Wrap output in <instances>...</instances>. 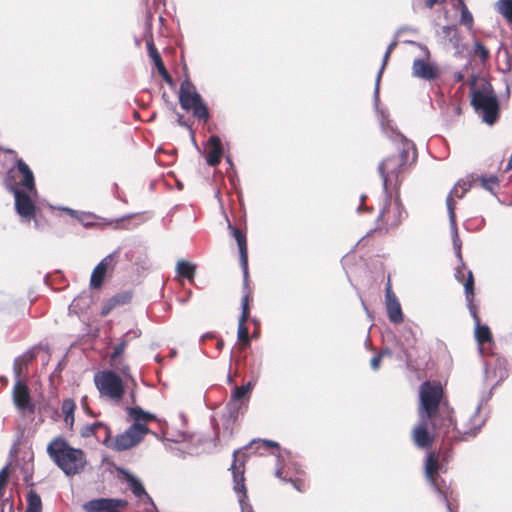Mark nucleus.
<instances>
[{
	"label": "nucleus",
	"instance_id": "1",
	"mask_svg": "<svg viewBox=\"0 0 512 512\" xmlns=\"http://www.w3.org/2000/svg\"><path fill=\"white\" fill-rule=\"evenodd\" d=\"M485 419L479 415V407L470 417L469 424H463L458 427L451 417L442 418L441 421L419 416V423L413 430L412 436L415 444L420 448H429L435 435L443 434L447 440H465L468 437H474Z\"/></svg>",
	"mask_w": 512,
	"mask_h": 512
},
{
	"label": "nucleus",
	"instance_id": "2",
	"mask_svg": "<svg viewBox=\"0 0 512 512\" xmlns=\"http://www.w3.org/2000/svg\"><path fill=\"white\" fill-rule=\"evenodd\" d=\"M381 127L384 133L390 137L397 146V154L386 157L379 165L378 171L383 181V188L387 192L389 187L396 186L400 176L409 165V157L412 154V161L416 158L415 146L412 141L398 132L391 125L390 120L381 112Z\"/></svg>",
	"mask_w": 512,
	"mask_h": 512
},
{
	"label": "nucleus",
	"instance_id": "3",
	"mask_svg": "<svg viewBox=\"0 0 512 512\" xmlns=\"http://www.w3.org/2000/svg\"><path fill=\"white\" fill-rule=\"evenodd\" d=\"M46 452L67 477L81 474L87 466L85 452L80 448L72 447L62 436L53 438L48 443Z\"/></svg>",
	"mask_w": 512,
	"mask_h": 512
},
{
	"label": "nucleus",
	"instance_id": "4",
	"mask_svg": "<svg viewBox=\"0 0 512 512\" xmlns=\"http://www.w3.org/2000/svg\"><path fill=\"white\" fill-rule=\"evenodd\" d=\"M129 416L134 423L123 433L116 436L111 448L115 451H124L136 446L149 432L146 422L156 419L152 413L142 410L140 407H127Z\"/></svg>",
	"mask_w": 512,
	"mask_h": 512
},
{
	"label": "nucleus",
	"instance_id": "5",
	"mask_svg": "<svg viewBox=\"0 0 512 512\" xmlns=\"http://www.w3.org/2000/svg\"><path fill=\"white\" fill-rule=\"evenodd\" d=\"M471 103L485 123L489 125L495 123L499 113V103L489 82L482 80L479 86L472 87Z\"/></svg>",
	"mask_w": 512,
	"mask_h": 512
},
{
	"label": "nucleus",
	"instance_id": "6",
	"mask_svg": "<svg viewBox=\"0 0 512 512\" xmlns=\"http://www.w3.org/2000/svg\"><path fill=\"white\" fill-rule=\"evenodd\" d=\"M443 397V388L439 382L425 381L419 388L418 415L441 421L442 418L451 417L449 412L439 415L440 404Z\"/></svg>",
	"mask_w": 512,
	"mask_h": 512
},
{
	"label": "nucleus",
	"instance_id": "7",
	"mask_svg": "<svg viewBox=\"0 0 512 512\" xmlns=\"http://www.w3.org/2000/svg\"><path fill=\"white\" fill-rule=\"evenodd\" d=\"M94 383L102 399L119 404L125 393L123 379L112 370L99 371L94 375Z\"/></svg>",
	"mask_w": 512,
	"mask_h": 512
},
{
	"label": "nucleus",
	"instance_id": "8",
	"mask_svg": "<svg viewBox=\"0 0 512 512\" xmlns=\"http://www.w3.org/2000/svg\"><path fill=\"white\" fill-rule=\"evenodd\" d=\"M471 185H472V181L469 179L458 181L446 198V206H447L448 215H449L453 248L455 250L456 257L459 259L461 264H463L462 254H461L462 242L459 238L457 224H456V214H455L456 200L455 199L463 198L464 195L467 193V191L471 188Z\"/></svg>",
	"mask_w": 512,
	"mask_h": 512
},
{
	"label": "nucleus",
	"instance_id": "9",
	"mask_svg": "<svg viewBox=\"0 0 512 512\" xmlns=\"http://www.w3.org/2000/svg\"><path fill=\"white\" fill-rule=\"evenodd\" d=\"M179 103L182 109L186 111L192 110L194 117L202 120L208 119V108L189 78L184 79L180 85Z\"/></svg>",
	"mask_w": 512,
	"mask_h": 512
},
{
	"label": "nucleus",
	"instance_id": "10",
	"mask_svg": "<svg viewBox=\"0 0 512 512\" xmlns=\"http://www.w3.org/2000/svg\"><path fill=\"white\" fill-rule=\"evenodd\" d=\"M464 289H465V296H466V300L468 301L470 312L475 321V338L479 345V352L483 355V354H485L484 344L492 342V334L487 325H482L480 323V319H479L476 311L472 307V301H473V297H474V292H473L474 278H473V274L470 270L467 272V279L464 282Z\"/></svg>",
	"mask_w": 512,
	"mask_h": 512
},
{
	"label": "nucleus",
	"instance_id": "11",
	"mask_svg": "<svg viewBox=\"0 0 512 512\" xmlns=\"http://www.w3.org/2000/svg\"><path fill=\"white\" fill-rule=\"evenodd\" d=\"M241 451H234L233 453V463L231 465L233 482H234V491L238 494V501L241 507V512H254L252 506L248 502L246 486H245V478H244V460H240Z\"/></svg>",
	"mask_w": 512,
	"mask_h": 512
},
{
	"label": "nucleus",
	"instance_id": "12",
	"mask_svg": "<svg viewBox=\"0 0 512 512\" xmlns=\"http://www.w3.org/2000/svg\"><path fill=\"white\" fill-rule=\"evenodd\" d=\"M422 51L425 58H416L412 64V76L426 81H432L439 77L440 69L435 62L430 61L429 49L422 45L416 44Z\"/></svg>",
	"mask_w": 512,
	"mask_h": 512
},
{
	"label": "nucleus",
	"instance_id": "13",
	"mask_svg": "<svg viewBox=\"0 0 512 512\" xmlns=\"http://www.w3.org/2000/svg\"><path fill=\"white\" fill-rule=\"evenodd\" d=\"M9 190L13 193L15 198L16 212L24 219H32L35 216V204L32 200V196L36 194H30L20 189L17 185L10 186Z\"/></svg>",
	"mask_w": 512,
	"mask_h": 512
},
{
	"label": "nucleus",
	"instance_id": "14",
	"mask_svg": "<svg viewBox=\"0 0 512 512\" xmlns=\"http://www.w3.org/2000/svg\"><path fill=\"white\" fill-rule=\"evenodd\" d=\"M440 467L438 464V455L435 453H428L426 457V463H425V475L429 483L434 487L435 491L437 492L439 498L441 501H443L446 504L447 510L449 512H454L451 508V505L449 503L448 497L445 493V491L440 486L438 479L435 477V475L438 473Z\"/></svg>",
	"mask_w": 512,
	"mask_h": 512
},
{
	"label": "nucleus",
	"instance_id": "15",
	"mask_svg": "<svg viewBox=\"0 0 512 512\" xmlns=\"http://www.w3.org/2000/svg\"><path fill=\"white\" fill-rule=\"evenodd\" d=\"M127 505L125 499L98 498L84 503L83 509L86 512H121Z\"/></svg>",
	"mask_w": 512,
	"mask_h": 512
},
{
	"label": "nucleus",
	"instance_id": "16",
	"mask_svg": "<svg viewBox=\"0 0 512 512\" xmlns=\"http://www.w3.org/2000/svg\"><path fill=\"white\" fill-rule=\"evenodd\" d=\"M406 212L401 202L396 199L394 202H387L381 210L378 219L387 227H396L405 218Z\"/></svg>",
	"mask_w": 512,
	"mask_h": 512
},
{
	"label": "nucleus",
	"instance_id": "17",
	"mask_svg": "<svg viewBox=\"0 0 512 512\" xmlns=\"http://www.w3.org/2000/svg\"><path fill=\"white\" fill-rule=\"evenodd\" d=\"M12 397L14 405L19 411L34 412L35 406L32 403L30 391L25 380H15Z\"/></svg>",
	"mask_w": 512,
	"mask_h": 512
},
{
	"label": "nucleus",
	"instance_id": "18",
	"mask_svg": "<svg viewBox=\"0 0 512 512\" xmlns=\"http://www.w3.org/2000/svg\"><path fill=\"white\" fill-rule=\"evenodd\" d=\"M123 478L129 488V490L133 493V495L138 499L140 503L143 505H151L153 508L155 507L152 498L147 493L142 481L136 477L134 474L130 473L127 470L121 471Z\"/></svg>",
	"mask_w": 512,
	"mask_h": 512
},
{
	"label": "nucleus",
	"instance_id": "19",
	"mask_svg": "<svg viewBox=\"0 0 512 512\" xmlns=\"http://www.w3.org/2000/svg\"><path fill=\"white\" fill-rule=\"evenodd\" d=\"M117 254H118L117 251L108 254L94 268L92 275H91V279H90V286L92 288L97 289L102 286L104 277H105L107 271L110 268H113L116 263L115 258L117 256Z\"/></svg>",
	"mask_w": 512,
	"mask_h": 512
},
{
	"label": "nucleus",
	"instance_id": "20",
	"mask_svg": "<svg viewBox=\"0 0 512 512\" xmlns=\"http://www.w3.org/2000/svg\"><path fill=\"white\" fill-rule=\"evenodd\" d=\"M228 228L230 229L232 235L234 236L239 248L240 265L243 271L244 283L246 285L248 282V252L246 236L240 230L233 227L231 223H228Z\"/></svg>",
	"mask_w": 512,
	"mask_h": 512
},
{
	"label": "nucleus",
	"instance_id": "21",
	"mask_svg": "<svg viewBox=\"0 0 512 512\" xmlns=\"http://www.w3.org/2000/svg\"><path fill=\"white\" fill-rule=\"evenodd\" d=\"M228 228L230 229L232 235L234 236L239 248L240 265L243 271L244 283L246 285L248 282V252L246 236L240 230L233 227L231 223H228Z\"/></svg>",
	"mask_w": 512,
	"mask_h": 512
},
{
	"label": "nucleus",
	"instance_id": "22",
	"mask_svg": "<svg viewBox=\"0 0 512 512\" xmlns=\"http://www.w3.org/2000/svg\"><path fill=\"white\" fill-rule=\"evenodd\" d=\"M438 36L444 45L451 46L456 53H460L463 50L464 45L456 26L447 25L441 27L440 31H438Z\"/></svg>",
	"mask_w": 512,
	"mask_h": 512
},
{
	"label": "nucleus",
	"instance_id": "23",
	"mask_svg": "<svg viewBox=\"0 0 512 512\" xmlns=\"http://www.w3.org/2000/svg\"><path fill=\"white\" fill-rule=\"evenodd\" d=\"M385 300L386 310L390 322L394 324L401 323L403 321L401 305L389 285L386 287Z\"/></svg>",
	"mask_w": 512,
	"mask_h": 512
},
{
	"label": "nucleus",
	"instance_id": "24",
	"mask_svg": "<svg viewBox=\"0 0 512 512\" xmlns=\"http://www.w3.org/2000/svg\"><path fill=\"white\" fill-rule=\"evenodd\" d=\"M205 151L207 164L212 167L217 166L220 163L223 154V147L220 138L216 135L210 136L205 145Z\"/></svg>",
	"mask_w": 512,
	"mask_h": 512
},
{
	"label": "nucleus",
	"instance_id": "25",
	"mask_svg": "<svg viewBox=\"0 0 512 512\" xmlns=\"http://www.w3.org/2000/svg\"><path fill=\"white\" fill-rule=\"evenodd\" d=\"M16 166L18 172L22 175L19 181V185L23 187L22 190L30 194H37L34 175L29 166L22 159L17 160Z\"/></svg>",
	"mask_w": 512,
	"mask_h": 512
},
{
	"label": "nucleus",
	"instance_id": "26",
	"mask_svg": "<svg viewBox=\"0 0 512 512\" xmlns=\"http://www.w3.org/2000/svg\"><path fill=\"white\" fill-rule=\"evenodd\" d=\"M241 306L242 314L239 319L237 336L239 340L243 341L246 345H249V332L248 328L245 326V322L249 317L248 295L243 296Z\"/></svg>",
	"mask_w": 512,
	"mask_h": 512
},
{
	"label": "nucleus",
	"instance_id": "27",
	"mask_svg": "<svg viewBox=\"0 0 512 512\" xmlns=\"http://www.w3.org/2000/svg\"><path fill=\"white\" fill-rule=\"evenodd\" d=\"M397 46V40H393L387 47V50L384 54V57H383V62H382V65L380 67V70L378 71V74L376 76V80H375V89H374V104L375 106L377 107L378 106V103H379V90H380V81H381V77H382V74H383V71L386 67V64H387V61L392 53V51L396 48Z\"/></svg>",
	"mask_w": 512,
	"mask_h": 512
},
{
	"label": "nucleus",
	"instance_id": "28",
	"mask_svg": "<svg viewBox=\"0 0 512 512\" xmlns=\"http://www.w3.org/2000/svg\"><path fill=\"white\" fill-rule=\"evenodd\" d=\"M34 358V355L30 352H27L19 357H17L14 361V375L15 380H24L25 371L27 369V365Z\"/></svg>",
	"mask_w": 512,
	"mask_h": 512
},
{
	"label": "nucleus",
	"instance_id": "29",
	"mask_svg": "<svg viewBox=\"0 0 512 512\" xmlns=\"http://www.w3.org/2000/svg\"><path fill=\"white\" fill-rule=\"evenodd\" d=\"M76 404L73 399L67 398L62 402L61 410L64 414V422L67 427L72 428L74 424V411Z\"/></svg>",
	"mask_w": 512,
	"mask_h": 512
},
{
	"label": "nucleus",
	"instance_id": "30",
	"mask_svg": "<svg viewBox=\"0 0 512 512\" xmlns=\"http://www.w3.org/2000/svg\"><path fill=\"white\" fill-rule=\"evenodd\" d=\"M110 365L112 367V371L116 374H121L125 380H133L130 372V366L123 358L110 360Z\"/></svg>",
	"mask_w": 512,
	"mask_h": 512
},
{
	"label": "nucleus",
	"instance_id": "31",
	"mask_svg": "<svg viewBox=\"0 0 512 512\" xmlns=\"http://www.w3.org/2000/svg\"><path fill=\"white\" fill-rule=\"evenodd\" d=\"M252 388L253 384L251 382H248L246 385L236 387L232 392L229 404L236 406L242 399L248 398Z\"/></svg>",
	"mask_w": 512,
	"mask_h": 512
},
{
	"label": "nucleus",
	"instance_id": "32",
	"mask_svg": "<svg viewBox=\"0 0 512 512\" xmlns=\"http://www.w3.org/2000/svg\"><path fill=\"white\" fill-rule=\"evenodd\" d=\"M196 266L186 260H179L176 265V272L178 275L192 281L195 276Z\"/></svg>",
	"mask_w": 512,
	"mask_h": 512
},
{
	"label": "nucleus",
	"instance_id": "33",
	"mask_svg": "<svg viewBox=\"0 0 512 512\" xmlns=\"http://www.w3.org/2000/svg\"><path fill=\"white\" fill-rule=\"evenodd\" d=\"M454 8L460 9L461 11L460 23L467 27V29L471 30L473 27L474 19L471 12L468 10L466 4L464 3V0H457Z\"/></svg>",
	"mask_w": 512,
	"mask_h": 512
},
{
	"label": "nucleus",
	"instance_id": "34",
	"mask_svg": "<svg viewBox=\"0 0 512 512\" xmlns=\"http://www.w3.org/2000/svg\"><path fill=\"white\" fill-rule=\"evenodd\" d=\"M131 299H132L131 291H124V292L116 294L109 300V302H108L109 307L107 309L103 310V315H106L108 313V311L114 307H117L120 305H125V304L129 303L131 301Z\"/></svg>",
	"mask_w": 512,
	"mask_h": 512
},
{
	"label": "nucleus",
	"instance_id": "35",
	"mask_svg": "<svg viewBox=\"0 0 512 512\" xmlns=\"http://www.w3.org/2000/svg\"><path fill=\"white\" fill-rule=\"evenodd\" d=\"M42 501L40 496L34 490H30L27 495V507L25 512H41Z\"/></svg>",
	"mask_w": 512,
	"mask_h": 512
},
{
	"label": "nucleus",
	"instance_id": "36",
	"mask_svg": "<svg viewBox=\"0 0 512 512\" xmlns=\"http://www.w3.org/2000/svg\"><path fill=\"white\" fill-rule=\"evenodd\" d=\"M146 44H147L148 54L152 58L157 70L159 71L160 69L164 68L165 66L163 64V61L153 43V41L148 40Z\"/></svg>",
	"mask_w": 512,
	"mask_h": 512
},
{
	"label": "nucleus",
	"instance_id": "37",
	"mask_svg": "<svg viewBox=\"0 0 512 512\" xmlns=\"http://www.w3.org/2000/svg\"><path fill=\"white\" fill-rule=\"evenodd\" d=\"M479 180L481 182L482 187L490 192H492L494 187L497 186L498 184V178L496 176H481L479 177Z\"/></svg>",
	"mask_w": 512,
	"mask_h": 512
},
{
	"label": "nucleus",
	"instance_id": "38",
	"mask_svg": "<svg viewBox=\"0 0 512 512\" xmlns=\"http://www.w3.org/2000/svg\"><path fill=\"white\" fill-rule=\"evenodd\" d=\"M103 427V424L101 422H96L90 425H86L81 430V436L82 437H90L92 435H95L99 428Z\"/></svg>",
	"mask_w": 512,
	"mask_h": 512
},
{
	"label": "nucleus",
	"instance_id": "39",
	"mask_svg": "<svg viewBox=\"0 0 512 512\" xmlns=\"http://www.w3.org/2000/svg\"><path fill=\"white\" fill-rule=\"evenodd\" d=\"M127 344H128L127 340H121V342L114 347V351L110 356V360H112V359L117 360L118 358H122V355L125 351Z\"/></svg>",
	"mask_w": 512,
	"mask_h": 512
},
{
	"label": "nucleus",
	"instance_id": "40",
	"mask_svg": "<svg viewBox=\"0 0 512 512\" xmlns=\"http://www.w3.org/2000/svg\"><path fill=\"white\" fill-rule=\"evenodd\" d=\"M474 54L479 57L482 61H486L489 57L488 50L479 42H476L474 45Z\"/></svg>",
	"mask_w": 512,
	"mask_h": 512
},
{
	"label": "nucleus",
	"instance_id": "41",
	"mask_svg": "<svg viewBox=\"0 0 512 512\" xmlns=\"http://www.w3.org/2000/svg\"><path fill=\"white\" fill-rule=\"evenodd\" d=\"M9 478V465H6L0 470V497L3 494V490L8 482Z\"/></svg>",
	"mask_w": 512,
	"mask_h": 512
},
{
	"label": "nucleus",
	"instance_id": "42",
	"mask_svg": "<svg viewBox=\"0 0 512 512\" xmlns=\"http://www.w3.org/2000/svg\"><path fill=\"white\" fill-rule=\"evenodd\" d=\"M253 445H257V447H256L257 450L260 449V447L263 449H267L269 447H278V443L273 442V441H268V440H263V441H258V442L253 441L250 444V448H252Z\"/></svg>",
	"mask_w": 512,
	"mask_h": 512
},
{
	"label": "nucleus",
	"instance_id": "43",
	"mask_svg": "<svg viewBox=\"0 0 512 512\" xmlns=\"http://www.w3.org/2000/svg\"><path fill=\"white\" fill-rule=\"evenodd\" d=\"M386 354H390V352L387 350H384L379 355H377L371 359V367L373 370H377L379 368L381 358Z\"/></svg>",
	"mask_w": 512,
	"mask_h": 512
},
{
	"label": "nucleus",
	"instance_id": "44",
	"mask_svg": "<svg viewBox=\"0 0 512 512\" xmlns=\"http://www.w3.org/2000/svg\"><path fill=\"white\" fill-rule=\"evenodd\" d=\"M89 218H94V215L92 213L79 212L78 216L76 217V219L85 226L89 225V223L86 221Z\"/></svg>",
	"mask_w": 512,
	"mask_h": 512
},
{
	"label": "nucleus",
	"instance_id": "45",
	"mask_svg": "<svg viewBox=\"0 0 512 512\" xmlns=\"http://www.w3.org/2000/svg\"><path fill=\"white\" fill-rule=\"evenodd\" d=\"M159 74L162 76L163 80L169 84V85H172L173 84V80L171 78V76L169 75L168 71L166 70V68H162L160 69L159 71Z\"/></svg>",
	"mask_w": 512,
	"mask_h": 512
},
{
	"label": "nucleus",
	"instance_id": "46",
	"mask_svg": "<svg viewBox=\"0 0 512 512\" xmlns=\"http://www.w3.org/2000/svg\"><path fill=\"white\" fill-rule=\"evenodd\" d=\"M505 68H503V71H510L512 70V55L509 54L508 50H505Z\"/></svg>",
	"mask_w": 512,
	"mask_h": 512
},
{
	"label": "nucleus",
	"instance_id": "47",
	"mask_svg": "<svg viewBox=\"0 0 512 512\" xmlns=\"http://www.w3.org/2000/svg\"><path fill=\"white\" fill-rule=\"evenodd\" d=\"M58 209L68 213L71 217H74V218H76L78 216V214H79L78 211L73 210V209H71L69 207L61 206V207H58Z\"/></svg>",
	"mask_w": 512,
	"mask_h": 512
},
{
	"label": "nucleus",
	"instance_id": "48",
	"mask_svg": "<svg viewBox=\"0 0 512 512\" xmlns=\"http://www.w3.org/2000/svg\"><path fill=\"white\" fill-rule=\"evenodd\" d=\"M443 2H445V0H427L426 6L428 8H432L434 5L442 4Z\"/></svg>",
	"mask_w": 512,
	"mask_h": 512
},
{
	"label": "nucleus",
	"instance_id": "49",
	"mask_svg": "<svg viewBox=\"0 0 512 512\" xmlns=\"http://www.w3.org/2000/svg\"><path fill=\"white\" fill-rule=\"evenodd\" d=\"M455 277L457 280L459 281H463V278H464V273H463V270L461 268H457L456 271H455Z\"/></svg>",
	"mask_w": 512,
	"mask_h": 512
},
{
	"label": "nucleus",
	"instance_id": "50",
	"mask_svg": "<svg viewBox=\"0 0 512 512\" xmlns=\"http://www.w3.org/2000/svg\"><path fill=\"white\" fill-rule=\"evenodd\" d=\"M214 335L212 333H205L201 336L200 342H204L207 339L213 338Z\"/></svg>",
	"mask_w": 512,
	"mask_h": 512
},
{
	"label": "nucleus",
	"instance_id": "51",
	"mask_svg": "<svg viewBox=\"0 0 512 512\" xmlns=\"http://www.w3.org/2000/svg\"><path fill=\"white\" fill-rule=\"evenodd\" d=\"M177 122H178L179 125L187 127V124L183 121L181 115H178Z\"/></svg>",
	"mask_w": 512,
	"mask_h": 512
},
{
	"label": "nucleus",
	"instance_id": "52",
	"mask_svg": "<svg viewBox=\"0 0 512 512\" xmlns=\"http://www.w3.org/2000/svg\"><path fill=\"white\" fill-rule=\"evenodd\" d=\"M223 346H224V342H223V340H219V341L217 342V349H218V350H221V349L223 348Z\"/></svg>",
	"mask_w": 512,
	"mask_h": 512
},
{
	"label": "nucleus",
	"instance_id": "53",
	"mask_svg": "<svg viewBox=\"0 0 512 512\" xmlns=\"http://www.w3.org/2000/svg\"><path fill=\"white\" fill-rule=\"evenodd\" d=\"M455 78L457 81H461L463 79V76L461 74H457Z\"/></svg>",
	"mask_w": 512,
	"mask_h": 512
},
{
	"label": "nucleus",
	"instance_id": "54",
	"mask_svg": "<svg viewBox=\"0 0 512 512\" xmlns=\"http://www.w3.org/2000/svg\"><path fill=\"white\" fill-rule=\"evenodd\" d=\"M506 376H507V374H506V372H505V371H501V372H500V379H503V378H504V377H506Z\"/></svg>",
	"mask_w": 512,
	"mask_h": 512
},
{
	"label": "nucleus",
	"instance_id": "55",
	"mask_svg": "<svg viewBox=\"0 0 512 512\" xmlns=\"http://www.w3.org/2000/svg\"><path fill=\"white\" fill-rule=\"evenodd\" d=\"M281 474H282L281 469H277L276 476L281 478Z\"/></svg>",
	"mask_w": 512,
	"mask_h": 512
},
{
	"label": "nucleus",
	"instance_id": "56",
	"mask_svg": "<svg viewBox=\"0 0 512 512\" xmlns=\"http://www.w3.org/2000/svg\"><path fill=\"white\" fill-rule=\"evenodd\" d=\"M226 161L229 163V165H232L231 159L229 157L226 158Z\"/></svg>",
	"mask_w": 512,
	"mask_h": 512
},
{
	"label": "nucleus",
	"instance_id": "57",
	"mask_svg": "<svg viewBox=\"0 0 512 512\" xmlns=\"http://www.w3.org/2000/svg\"><path fill=\"white\" fill-rule=\"evenodd\" d=\"M485 373H486V377L489 378V371L487 368L485 369Z\"/></svg>",
	"mask_w": 512,
	"mask_h": 512
},
{
	"label": "nucleus",
	"instance_id": "58",
	"mask_svg": "<svg viewBox=\"0 0 512 512\" xmlns=\"http://www.w3.org/2000/svg\"><path fill=\"white\" fill-rule=\"evenodd\" d=\"M134 336H135V337H138V336H139V333L134 332Z\"/></svg>",
	"mask_w": 512,
	"mask_h": 512
},
{
	"label": "nucleus",
	"instance_id": "59",
	"mask_svg": "<svg viewBox=\"0 0 512 512\" xmlns=\"http://www.w3.org/2000/svg\"><path fill=\"white\" fill-rule=\"evenodd\" d=\"M294 486L296 488V490H300V488L294 483Z\"/></svg>",
	"mask_w": 512,
	"mask_h": 512
}]
</instances>
